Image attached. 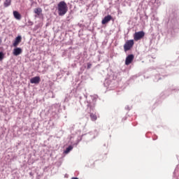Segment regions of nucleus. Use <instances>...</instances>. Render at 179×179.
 <instances>
[{"label":"nucleus","instance_id":"obj_1","mask_svg":"<svg viewBox=\"0 0 179 179\" xmlns=\"http://www.w3.org/2000/svg\"><path fill=\"white\" fill-rule=\"evenodd\" d=\"M85 97L86 98L87 101L85 102L87 107L88 112H92V110H94V108L96 105V96H90L88 98L86 95H85Z\"/></svg>","mask_w":179,"mask_h":179},{"label":"nucleus","instance_id":"obj_7","mask_svg":"<svg viewBox=\"0 0 179 179\" xmlns=\"http://www.w3.org/2000/svg\"><path fill=\"white\" fill-rule=\"evenodd\" d=\"M22 53V50L21 48L15 47L13 49V54L14 56L17 57Z\"/></svg>","mask_w":179,"mask_h":179},{"label":"nucleus","instance_id":"obj_19","mask_svg":"<svg viewBox=\"0 0 179 179\" xmlns=\"http://www.w3.org/2000/svg\"><path fill=\"white\" fill-rule=\"evenodd\" d=\"M1 43H2V40L0 39V45H1Z\"/></svg>","mask_w":179,"mask_h":179},{"label":"nucleus","instance_id":"obj_16","mask_svg":"<svg viewBox=\"0 0 179 179\" xmlns=\"http://www.w3.org/2000/svg\"><path fill=\"white\" fill-rule=\"evenodd\" d=\"M92 64L91 63L88 62L87 63V69H90L92 68Z\"/></svg>","mask_w":179,"mask_h":179},{"label":"nucleus","instance_id":"obj_2","mask_svg":"<svg viewBox=\"0 0 179 179\" xmlns=\"http://www.w3.org/2000/svg\"><path fill=\"white\" fill-rule=\"evenodd\" d=\"M57 10L59 16H64L67 13L68 7L65 1H62L58 3Z\"/></svg>","mask_w":179,"mask_h":179},{"label":"nucleus","instance_id":"obj_6","mask_svg":"<svg viewBox=\"0 0 179 179\" xmlns=\"http://www.w3.org/2000/svg\"><path fill=\"white\" fill-rule=\"evenodd\" d=\"M134 59V55L131 54L129 55L127 57H126V60H125V64L127 66L129 65L130 64H131L132 61Z\"/></svg>","mask_w":179,"mask_h":179},{"label":"nucleus","instance_id":"obj_20","mask_svg":"<svg viewBox=\"0 0 179 179\" xmlns=\"http://www.w3.org/2000/svg\"><path fill=\"white\" fill-rule=\"evenodd\" d=\"M126 109L129 110V106L126 107Z\"/></svg>","mask_w":179,"mask_h":179},{"label":"nucleus","instance_id":"obj_22","mask_svg":"<svg viewBox=\"0 0 179 179\" xmlns=\"http://www.w3.org/2000/svg\"><path fill=\"white\" fill-rule=\"evenodd\" d=\"M80 99H81V96H80Z\"/></svg>","mask_w":179,"mask_h":179},{"label":"nucleus","instance_id":"obj_3","mask_svg":"<svg viewBox=\"0 0 179 179\" xmlns=\"http://www.w3.org/2000/svg\"><path fill=\"white\" fill-rule=\"evenodd\" d=\"M134 45V40H128L124 45V52H126L127 51H129L133 48Z\"/></svg>","mask_w":179,"mask_h":179},{"label":"nucleus","instance_id":"obj_13","mask_svg":"<svg viewBox=\"0 0 179 179\" xmlns=\"http://www.w3.org/2000/svg\"><path fill=\"white\" fill-rule=\"evenodd\" d=\"M11 5V0H6L4 1V7L5 8H8V6H10Z\"/></svg>","mask_w":179,"mask_h":179},{"label":"nucleus","instance_id":"obj_5","mask_svg":"<svg viewBox=\"0 0 179 179\" xmlns=\"http://www.w3.org/2000/svg\"><path fill=\"white\" fill-rule=\"evenodd\" d=\"M144 36H145V33L143 31H140L136 32L134 34V40L136 41H139L141 38H143L144 37Z\"/></svg>","mask_w":179,"mask_h":179},{"label":"nucleus","instance_id":"obj_11","mask_svg":"<svg viewBox=\"0 0 179 179\" xmlns=\"http://www.w3.org/2000/svg\"><path fill=\"white\" fill-rule=\"evenodd\" d=\"M13 16L17 20H20L21 19V15L16 10L13 11Z\"/></svg>","mask_w":179,"mask_h":179},{"label":"nucleus","instance_id":"obj_4","mask_svg":"<svg viewBox=\"0 0 179 179\" xmlns=\"http://www.w3.org/2000/svg\"><path fill=\"white\" fill-rule=\"evenodd\" d=\"M83 136V135H82V136H79L77 142L76 143H73V145H69V147L66 148V150L64 151L65 154H69L72 150L74 145L77 146L78 144L79 143V142H80L82 141V137Z\"/></svg>","mask_w":179,"mask_h":179},{"label":"nucleus","instance_id":"obj_10","mask_svg":"<svg viewBox=\"0 0 179 179\" xmlns=\"http://www.w3.org/2000/svg\"><path fill=\"white\" fill-rule=\"evenodd\" d=\"M22 41V36H17L15 38V41L13 43V46L14 48H17V46L18 45L19 43H21Z\"/></svg>","mask_w":179,"mask_h":179},{"label":"nucleus","instance_id":"obj_8","mask_svg":"<svg viewBox=\"0 0 179 179\" xmlns=\"http://www.w3.org/2000/svg\"><path fill=\"white\" fill-rule=\"evenodd\" d=\"M112 20H113V17L110 15H108L107 16L104 17L101 23L103 25H104V24H108Z\"/></svg>","mask_w":179,"mask_h":179},{"label":"nucleus","instance_id":"obj_21","mask_svg":"<svg viewBox=\"0 0 179 179\" xmlns=\"http://www.w3.org/2000/svg\"><path fill=\"white\" fill-rule=\"evenodd\" d=\"M177 171V169H176V170H175V172H176Z\"/></svg>","mask_w":179,"mask_h":179},{"label":"nucleus","instance_id":"obj_9","mask_svg":"<svg viewBox=\"0 0 179 179\" xmlns=\"http://www.w3.org/2000/svg\"><path fill=\"white\" fill-rule=\"evenodd\" d=\"M40 81H41V78L39 76L33 77L30 80L31 84H35V85L38 84Z\"/></svg>","mask_w":179,"mask_h":179},{"label":"nucleus","instance_id":"obj_12","mask_svg":"<svg viewBox=\"0 0 179 179\" xmlns=\"http://www.w3.org/2000/svg\"><path fill=\"white\" fill-rule=\"evenodd\" d=\"M41 12H42V9L41 8H38L34 9V13L36 14L38 16L40 15Z\"/></svg>","mask_w":179,"mask_h":179},{"label":"nucleus","instance_id":"obj_14","mask_svg":"<svg viewBox=\"0 0 179 179\" xmlns=\"http://www.w3.org/2000/svg\"><path fill=\"white\" fill-rule=\"evenodd\" d=\"M90 117H91V120L92 121H96V115L92 113H90Z\"/></svg>","mask_w":179,"mask_h":179},{"label":"nucleus","instance_id":"obj_17","mask_svg":"<svg viewBox=\"0 0 179 179\" xmlns=\"http://www.w3.org/2000/svg\"><path fill=\"white\" fill-rule=\"evenodd\" d=\"M29 25H31V26L33 25V22H32L29 21Z\"/></svg>","mask_w":179,"mask_h":179},{"label":"nucleus","instance_id":"obj_18","mask_svg":"<svg viewBox=\"0 0 179 179\" xmlns=\"http://www.w3.org/2000/svg\"><path fill=\"white\" fill-rule=\"evenodd\" d=\"M71 179H78L77 177H73Z\"/></svg>","mask_w":179,"mask_h":179},{"label":"nucleus","instance_id":"obj_15","mask_svg":"<svg viewBox=\"0 0 179 179\" xmlns=\"http://www.w3.org/2000/svg\"><path fill=\"white\" fill-rule=\"evenodd\" d=\"M4 57H5V54H3V52H0V62L3 60Z\"/></svg>","mask_w":179,"mask_h":179}]
</instances>
